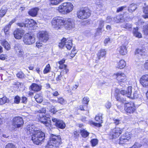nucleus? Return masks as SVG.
I'll list each match as a JSON object with an SVG mask.
<instances>
[{
	"instance_id": "nucleus-54",
	"label": "nucleus",
	"mask_w": 148,
	"mask_h": 148,
	"mask_svg": "<svg viewBox=\"0 0 148 148\" xmlns=\"http://www.w3.org/2000/svg\"><path fill=\"white\" fill-rule=\"evenodd\" d=\"M99 27L102 28L104 26V21L102 20H99Z\"/></svg>"
},
{
	"instance_id": "nucleus-43",
	"label": "nucleus",
	"mask_w": 148,
	"mask_h": 148,
	"mask_svg": "<svg viewBox=\"0 0 148 148\" xmlns=\"http://www.w3.org/2000/svg\"><path fill=\"white\" fill-rule=\"evenodd\" d=\"M92 146L93 147L96 146L98 143V141L97 139H92L91 140Z\"/></svg>"
},
{
	"instance_id": "nucleus-5",
	"label": "nucleus",
	"mask_w": 148,
	"mask_h": 148,
	"mask_svg": "<svg viewBox=\"0 0 148 148\" xmlns=\"http://www.w3.org/2000/svg\"><path fill=\"white\" fill-rule=\"evenodd\" d=\"M64 20L62 17L54 18L52 21L53 27L56 29L58 30L63 27Z\"/></svg>"
},
{
	"instance_id": "nucleus-19",
	"label": "nucleus",
	"mask_w": 148,
	"mask_h": 148,
	"mask_svg": "<svg viewBox=\"0 0 148 148\" xmlns=\"http://www.w3.org/2000/svg\"><path fill=\"white\" fill-rule=\"evenodd\" d=\"M70 41H71L69 39H66L65 38H63L62 40H61V42L59 44V47L60 48L63 47L64 46L68 45Z\"/></svg>"
},
{
	"instance_id": "nucleus-42",
	"label": "nucleus",
	"mask_w": 148,
	"mask_h": 148,
	"mask_svg": "<svg viewBox=\"0 0 148 148\" xmlns=\"http://www.w3.org/2000/svg\"><path fill=\"white\" fill-rule=\"evenodd\" d=\"M95 3L98 7L101 8L103 7V5L101 0H97Z\"/></svg>"
},
{
	"instance_id": "nucleus-57",
	"label": "nucleus",
	"mask_w": 148,
	"mask_h": 148,
	"mask_svg": "<svg viewBox=\"0 0 148 148\" xmlns=\"http://www.w3.org/2000/svg\"><path fill=\"white\" fill-rule=\"evenodd\" d=\"M76 53V50L73 49L70 54V56L72 58H73L75 56Z\"/></svg>"
},
{
	"instance_id": "nucleus-12",
	"label": "nucleus",
	"mask_w": 148,
	"mask_h": 148,
	"mask_svg": "<svg viewBox=\"0 0 148 148\" xmlns=\"http://www.w3.org/2000/svg\"><path fill=\"white\" fill-rule=\"evenodd\" d=\"M52 120L54 122V124L58 127L62 129L65 127V124L62 121L53 117L52 118Z\"/></svg>"
},
{
	"instance_id": "nucleus-4",
	"label": "nucleus",
	"mask_w": 148,
	"mask_h": 148,
	"mask_svg": "<svg viewBox=\"0 0 148 148\" xmlns=\"http://www.w3.org/2000/svg\"><path fill=\"white\" fill-rule=\"evenodd\" d=\"M90 15L89 9L86 8L81 9L77 12V16L79 18L84 19L88 18Z\"/></svg>"
},
{
	"instance_id": "nucleus-35",
	"label": "nucleus",
	"mask_w": 148,
	"mask_h": 148,
	"mask_svg": "<svg viewBox=\"0 0 148 148\" xmlns=\"http://www.w3.org/2000/svg\"><path fill=\"white\" fill-rule=\"evenodd\" d=\"M15 21V19H14L10 22L9 23L8 25L5 26L4 28V32L5 33L7 32L9 29L10 28V27L11 25Z\"/></svg>"
},
{
	"instance_id": "nucleus-46",
	"label": "nucleus",
	"mask_w": 148,
	"mask_h": 148,
	"mask_svg": "<svg viewBox=\"0 0 148 148\" xmlns=\"http://www.w3.org/2000/svg\"><path fill=\"white\" fill-rule=\"evenodd\" d=\"M57 103H60L61 104H63L65 103V101L62 97L59 98L58 99Z\"/></svg>"
},
{
	"instance_id": "nucleus-6",
	"label": "nucleus",
	"mask_w": 148,
	"mask_h": 148,
	"mask_svg": "<svg viewBox=\"0 0 148 148\" xmlns=\"http://www.w3.org/2000/svg\"><path fill=\"white\" fill-rule=\"evenodd\" d=\"M35 41V38L29 33L25 34L23 37V41L26 45H31L34 43Z\"/></svg>"
},
{
	"instance_id": "nucleus-14",
	"label": "nucleus",
	"mask_w": 148,
	"mask_h": 148,
	"mask_svg": "<svg viewBox=\"0 0 148 148\" xmlns=\"http://www.w3.org/2000/svg\"><path fill=\"white\" fill-rule=\"evenodd\" d=\"M25 33L24 31L21 29H17L14 31V35L15 38L17 39H21Z\"/></svg>"
},
{
	"instance_id": "nucleus-26",
	"label": "nucleus",
	"mask_w": 148,
	"mask_h": 148,
	"mask_svg": "<svg viewBox=\"0 0 148 148\" xmlns=\"http://www.w3.org/2000/svg\"><path fill=\"white\" fill-rule=\"evenodd\" d=\"M116 99L117 101L124 103L125 105L128 102L125 99L121 97L119 95H118L116 96Z\"/></svg>"
},
{
	"instance_id": "nucleus-40",
	"label": "nucleus",
	"mask_w": 148,
	"mask_h": 148,
	"mask_svg": "<svg viewBox=\"0 0 148 148\" xmlns=\"http://www.w3.org/2000/svg\"><path fill=\"white\" fill-rule=\"evenodd\" d=\"M7 98L6 97H3L2 98H0V104L3 105L5 104L7 102Z\"/></svg>"
},
{
	"instance_id": "nucleus-11",
	"label": "nucleus",
	"mask_w": 148,
	"mask_h": 148,
	"mask_svg": "<svg viewBox=\"0 0 148 148\" xmlns=\"http://www.w3.org/2000/svg\"><path fill=\"white\" fill-rule=\"evenodd\" d=\"M122 129L119 128H115L110 132L111 138L113 139L118 137L122 132Z\"/></svg>"
},
{
	"instance_id": "nucleus-25",
	"label": "nucleus",
	"mask_w": 148,
	"mask_h": 148,
	"mask_svg": "<svg viewBox=\"0 0 148 148\" xmlns=\"http://www.w3.org/2000/svg\"><path fill=\"white\" fill-rule=\"evenodd\" d=\"M137 8V5L134 3H132L128 7V11L130 12H132Z\"/></svg>"
},
{
	"instance_id": "nucleus-39",
	"label": "nucleus",
	"mask_w": 148,
	"mask_h": 148,
	"mask_svg": "<svg viewBox=\"0 0 148 148\" xmlns=\"http://www.w3.org/2000/svg\"><path fill=\"white\" fill-rule=\"evenodd\" d=\"M144 12L145 15H143V17L145 18H148V6L145 8Z\"/></svg>"
},
{
	"instance_id": "nucleus-59",
	"label": "nucleus",
	"mask_w": 148,
	"mask_h": 148,
	"mask_svg": "<svg viewBox=\"0 0 148 148\" xmlns=\"http://www.w3.org/2000/svg\"><path fill=\"white\" fill-rule=\"evenodd\" d=\"M91 123L93 125L97 127H100L101 126V123H96L92 121H91Z\"/></svg>"
},
{
	"instance_id": "nucleus-21",
	"label": "nucleus",
	"mask_w": 148,
	"mask_h": 148,
	"mask_svg": "<svg viewBox=\"0 0 148 148\" xmlns=\"http://www.w3.org/2000/svg\"><path fill=\"white\" fill-rule=\"evenodd\" d=\"M113 22L116 23L121 22L123 21V16L122 15H119L113 18Z\"/></svg>"
},
{
	"instance_id": "nucleus-49",
	"label": "nucleus",
	"mask_w": 148,
	"mask_h": 148,
	"mask_svg": "<svg viewBox=\"0 0 148 148\" xmlns=\"http://www.w3.org/2000/svg\"><path fill=\"white\" fill-rule=\"evenodd\" d=\"M17 76L20 78H23L24 77V74L22 72L18 73L17 75Z\"/></svg>"
},
{
	"instance_id": "nucleus-15",
	"label": "nucleus",
	"mask_w": 148,
	"mask_h": 148,
	"mask_svg": "<svg viewBox=\"0 0 148 148\" xmlns=\"http://www.w3.org/2000/svg\"><path fill=\"white\" fill-rule=\"evenodd\" d=\"M39 121L44 124L46 126H49L51 122L50 118L46 117V116H42L40 117L39 119Z\"/></svg>"
},
{
	"instance_id": "nucleus-38",
	"label": "nucleus",
	"mask_w": 148,
	"mask_h": 148,
	"mask_svg": "<svg viewBox=\"0 0 148 148\" xmlns=\"http://www.w3.org/2000/svg\"><path fill=\"white\" fill-rule=\"evenodd\" d=\"M146 50L145 49H138L136 51V53L139 54L141 56L145 55L146 54Z\"/></svg>"
},
{
	"instance_id": "nucleus-24",
	"label": "nucleus",
	"mask_w": 148,
	"mask_h": 148,
	"mask_svg": "<svg viewBox=\"0 0 148 148\" xmlns=\"http://www.w3.org/2000/svg\"><path fill=\"white\" fill-rule=\"evenodd\" d=\"M119 51L120 54L122 55H125L127 53V49L126 46L123 45L119 48Z\"/></svg>"
},
{
	"instance_id": "nucleus-33",
	"label": "nucleus",
	"mask_w": 148,
	"mask_h": 148,
	"mask_svg": "<svg viewBox=\"0 0 148 148\" xmlns=\"http://www.w3.org/2000/svg\"><path fill=\"white\" fill-rule=\"evenodd\" d=\"M102 114L101 113H99L95 116V119L96 121L100 123H102Z\"/></svg>"
},
{
	"instance_id": "nucleus-61",
	"label": "nucleus",
	"mask_w": 148,
	"mask_h": 148,
	"mask_svg": "<svg viewBox=\"0 0 148 148\" xmlns=\"http://www.w3.org/2000/svg\"><path fill=\"white\" fill-rule=\"evenodd\" d=\"M106 107L108 109H109L111 107V105L110 102H107L106 104L105 105Z\"/></svg>"
},
{
	"instance_id": "nucleus-32",
	"label": "nucleus",
	"mask_w": 148,
	"mask_h": 148,
	"mask_svg": "<svg viewBox=\"0 0 148 148\" xmlns=\"http://www.w3.org/2000/svg\"><path fill=\"white\" fill-rule=\"evenodd\" d=\"M126 66L125 61L123 60H120L118 63V67L120 69H122L124 68Z\"/></svg>"
},
{
	"instance_id": "nucleus-20",
	"label": "nucleus",
	"mask_w": 148,
	"mask_h": 148,
	"mask_svg": "<svg viewBox=\"0 0 148 148\" xmlns=\"http://www.w3.org/2000/svg\"><path fill=\"white\" fill-rule=\"evenodd\" d=\"M36 128L35 126L32 124H29L26 127V129L27 131V132L30 134H33L36 131V130H35Z\"/></svg>"
},
{
	"instance_id": "nucleus-47",
	"label": "nucleus",
	"mask_w": 148,
	"mask_h": 148,
	"mask_svg": "<svg viewBox=\"0 0 148 148\" xmlns=\"http://www.w3.org/2000/svg\"><path fill=\"white\" fill-rule=\"evenodd\" d=\"M5 148H16L15 145L12 143H8L5 146Z\"/></svg>"
},
{
	"instance_id": "nucleus-44",
	"label": "nucleus",
	"mask_w": 148,
	"mask_h": 148,
	"mask_svg": "<svg viewBox=\"0 0 148 148\" xmlns=\"http://www.w3.org/2000/svg\"><path fill=\"white\" fill-rule=\"evenodd\" d=\"M50 65L49 64H48L46 66L43 71L44 73L45 74L49 72L50 71Z\"/></svg>"
},
{
	"instance_id": "nucleus-23",
	"label": "nucleus",
	"mask_w": 148,
	"mask_h": 148,
	"mask_svg": "<svg viewBox=\"0 0 148 148\" xmlns=\"http://www.w3.org/2000/svg\"><path fill=\"white\" fill-rule=\"evenodd\" d=\"M39 10L37 8L32 9L29 11L28 14L31 16H35L37 15Z\"/></svg>"
},
{
	"instance_id": "nucleus-7",
	"label": "nucleus",
	"mask_w": 148,
	"mask_h": 148,
	"mask_svg": "<svg viewBox=\"0 0 148 148\" xmlns=\"http://www.w3.org/2000/svg\"><path fill=\"white\" fill-rule=\"evenodd\" d=\"M124 110L127 114H132L135 110V107L134 103L132 102L127 103L124 105Z\"/></svg>"
},
{
	"instance_id": "nucleus-45",
	"label": "nucleus",
	"mask_w": 148,
	"mask_h": 148,
	"mask_svg": "<svg viewBox=\"0 0 148 148\" xmlns=\"http://www.w3.org/2000/svg\"><path fill=\"white\" fill-rule=\"evenodd\" d=\"M143 31L145 35H148V24L144 27Z\"/></svg>"
},
{
	"instance_id": "nucleus-34",
	"label": "nucleus",
	"mask_w": 148,
	"mask_h": 148,
	"mask_svg": "<svg viewBox=\"0 0 148 148\" xmlns=\"http://www.w3.org/2000/svg\"><path fill=\"white\" fill-rule=\"evenodd\" d=\"M1 44L7 50H8L10 49V45L7 41L3 40Z\"/></svg>"
},
{
	"instance_id": "nucleus-13",
	"label": "nucleus",
	"mask_w": 148,
	"mask_h": 148,
	"mask_svg": "<svg viewBox=\"0 0 148 148\" xmlns=\"http://www.w3.org/2000/svg\"><path fill=\"white\" fill-rule=\"evenodd\" d=\"M131 136L129 133L127 132L123 134L120 138L119 144L123 145L128 141L130 138Z\"/></svg>"
},
{
	"instance_id": "nucleus-62",
	"label": "nucleus",
	"mask_w": 148,
	"mask_h": 148,
	"mask_svg": "<svg viewBox=\"0 0 148 148\" xmlns=\"http://www.w3.org/2000/svg\"><path fill=\"white\" fill-rule=\"evenodd\" d=\"M38 112L42 113H45L46 112V109L45 108H41L38 110Z\"/></svg>"
},
{
	"instance_id": "nucleus-37",
	"label": "nucleus",
	"mask_w": 148,
	"mask_h": 148,
	"mask_svg": "<svg viewBox=\"0 0 148 148\" xmlns=\"http://www.w3.org/2000/svg\"><path fill=\"white\" fill-rule=\"evenodd\" d=\"M80 132L82 136L84 138L87 137L89 135V133L84 129L81 130Z\"/></svg>"
},
{
	"instance_id": "nucleus-29",
	"label": "nucleus",
	"mask_w": 148,
	"mask_h": 148,
	"mask_svg": "<svg viewBox=\"0 0 148 148\" xmlns=\"http://www.w3.org/2000/svg\"><path fill=\"white\" fill-rule=\"evenodd\" d=\"M34 97L38 103H40L43 101L42 97L40 93L36 94L34 96Z\"/></svg>"
},
{
	"instance_id": "nucleus-51",
	"label": "nucleus",
	"mask_w": 148,
	"mask_h": 148,
	"mask_svg": "<svg viewBox=\"0 0 148 148\" xmlns=\"http://www.w3.org/2000/svg\"><path fill=\"white\" fill-rule=\"evenodd\" d=\"M126 8V6L125 5L122 6L120 7H119L117 8L116 12H119L122 11L124 8Z\"/></svg>"
},
{
	"instance_id": "nucleus-28",
	"label": "nucleus",
	"mask_w": 148,
	"mask_h": 148,
	"mask_svg": "<svg viewBox=\"0 0 148 148\" xmlns=\"http://www.w3.org/2000/svg\"><path fill=\"white\" fill-rule=\"evenodd\" d=\"M106 53V51L105 50L103 49L100 50L97 54V57L98 59H100L101 58L105 56Z\"/></svg>"
},
{
	"instance_id": "nucleus-36",
	"label": "nucleus",
	"mask_w": 148,
	"mask_h": 148,
	"mask_svg": "<svg viewBox=\"0 0 148 148\" xmlns=\"http://www.w3.org/2000/svg\"><path fill=\"white\" fill-rule=\"evenodd\" d=\"M7 10L6 7H3L0 10V17H3L5 15Z\"/></svg>"
},
{
	"instance_id": "nucleus-56",
	"label": "nucleus",
	"mask_w": 148,
	"mask_h": 148,
	"mask_svg": "<svg viewBox=\"0 0 148 148\" xmlns=\"http://www.w3.org/2000/svg\"><path fill=\"white\" fill-rule=\"evenodd\" d=\"M113 18H111L110 16H108L106 19V21L107 23H110L111 22H113Z\"/></svg>"
},
{
	"instance_id": "nucleus-30",
	"label": "nucleus",
	"mask_w": 148,
	"mask_h": 148,
	"mask_svg": "<svg viewBox=\"0 0 148 148\" xmlns=\"http://www.w3.org/2000/svg\"><path fill=\"white\" fill-rule=\"evenodd\" d=\"M27 22V23H26L25 26L26 27H31L33 26L35 23V22L33 20H30L29 19H27L26 21Z\"/></svg>"
},
{
	"instance_id": "nucleus-48",
	"label": "nucleus",
	"mask_w": 148,
	"mask_h": 148,
	"mask_svg": "<svg viewBox=\"0 0 148 148\" xmlns=\"http://www.w3.org/2000/svg\"><path fill=\"white\" fill-rule=\"evenodd\" d=\"M89 101V98L87 97H85L83 99L82 101L83 104H87Z\"/></svg>"
},
{
	"instance_id": "nucleus-2",
	"label": "nucleus",
	"mask_w": 148,
	"mask_h": 148,
	"mask_svg": "<svg viewBox=\"0 0 148 148\" xmlns=\"http://www.w3.org/2000/svg\"><path fill=\"white\" fill-rule=\"evenodd\" d=\"M45 138V134L40 130H37L32 135V140L34 143L39 145L44 139Z\"/></svg>"
},
{
	"instance_id": "nucleus-10",
	"label": "nucleus",
	"mask_w": 148,
	"mask_h": 148,
	"mask_svg": "<svg viewBox=\"0 0 148 148\" xmlns=\"http://www.w3.org/2000/svg\"><path fill=\"white\" fill-rule=\"evenodd\" d=\"M64 26L66 29H70L74 27V20L72 18H69L64 20Z\"/></svg>"
},
{
	"instance_id": "nucleus-27",
	"label": "nucleus",
	"mask_w": 148,
	"mask_h": 148,
	"mask_svg": "<svg viewBox=\"0 0 148 148\" xmlns=\"http://www.w3.org/2000/svg\"><path fill=\"white\" fill-rule=\"evenodd\" d=\"M137 27L134 28L133 31V34L134 36L136 37L140 38L142 37L141 34L138 32Z\"/></svg>"
},
{
	"instance_id": "nucleus-3",
	"label": "nucleus",
	"mask_w": 148,
	"mask_h": 148,
	"mask_svg": "<svg viewBox=\"0 0 148 148\" xmlns=\"http://www.w3.org/2000/svg\"><path fill=\"white\" fill-rule=\"evenodd\" d=\"M73 8V6L71 3H64L59 6L58 10L62 14H67L71 11Z\"/></svg>"
},
{
	"instance_id": "nucleus-22",
	"label": "nucleus",
	"mask_w": 148,
	"mask_h": 148,
	"mask_svg": "<svg viewBox=\"0 0 148 148\" xmlns=\"http://www.w3.org/2000/svg\"><path fill=\"white\" fill-rule=\"evenodd\" d=\"M30 88L33 91L36 92L39 91L41 89V86L34 83L32 84Z\"/></svg>"
},
{
	"instance_id": "nucleus-41",
	"label": "nucleus",
	"mask_w": 148,
	"mask_h": 148,
	"mask_svg": "<svg viewBox=\"0 0 148 148\" xmlns=\"http://www.w3.org/2000/svg\"><path fill=\"white\" fill-rule=\"evenodd\" d=\"M142 146V145L141 144L138 143L136 142L134 145L132 146V147L129 148H140Z\"/></svg>"
},
{
	"instance_id": "nucleus-50",
	"label": "nucleus",
	"mask_w": 148,
	"mask_h": 148,
	"mask_svg": "<svg viewBox=\"0 0 148 148\" xmlns=\"http://www.w3.org/2000/svg\"><path fill=\"white\" fill-rule=\"evenodd\" d=\"M20 97L18 96H16L14 98V102L16 103H18L20 101Z\"/></svg>"
},
{
	"instance_id": "nucleus-1",
	"label": "nucleus",
	"mask_w": 148,
	"mask_h": 148,
	"mask_svg": "<svg viewBox=\"0 0 148 148\" xmlns=\"http://www.w3.org/2000/svg\"><path fill=\"white\" fill-rule=\"evenodd\" d=\"M61 143V139L60 136L52 134L45 148H58Z\"/></svg>"
},
{
	"instance_id": "nucleus-58",
	"label": "nucleus",
	"mask_w": 148,
	"mask_h": 148,
	"mask_svg": "<svg viewBox=\"0 0 148 148\" xmlns=\"http://www.w3.org/2000/svg\"><path fill=\"white\" fill-rule=\"evenodd\" d=\"M113 122L116 125H117L120 123V120L118 119H113Z\"/></svg>"
},
{
	"instance_id": "nucleus-31",
	"label": "nucleus",
	"mask_w": 148,
	"mask_h": 148,
	"mask_svg": "<svg viewBox=\"0 0 148 148\" xmlns=\"http://www.w3.org/2000/svg\"><path fill=\"white\" fill-rule=\"evenodd\" d=\"M121 27L130 30L132 27V25L128 23H125L121 25Z\"/></svg>"
},
{
	"instance_id": "nucleus-16",
	"label": "nucleus",
	"mask_w": 148,
	"mask_h": 148,
	"mask_svg": "<svg viewBox=\"0 0 148 148\" xmlns=\"http://www.w3.org/2000/svg\"><path fill=\"white\" fill-rule=\"evenodd\" d=\"M140 83L144 87L148 86V75H145L141 77Z\"/></svg>"
},
{
	"instance_id": "nucleus-63",
	"label": "nucleus",
	"mask_w": 148,
	"mask_h": 148,
	"mask_svg": "<svg viewBox=\"0 0 148 148\" xmlns=\"http://www.w3.org/2000/svg\"><path fill=\"white\" fill-rule=\"evenodd\" d=\"M62 77V76L61 75V73H60V75H58V76L56 78V79L57 81H60Z\"/></svg>"
},
{
	"instance_id": "nucleus-55",
	"label": "nucleus",
	"mask_w": 148,
	"mask_h": 148,
	"mask_svg": "<svg viewBox=\"0 0 148 148\" xmlns=\"http://www.w3.org/2000/svg\"><path fill=\"white\" fill-rule=\"evenodd\" d=\"M102 29V28L100 27H99L97 29L96 32L95 33L96 36L98 35L101 33Z\"/></svg>"
},
{
	"instance_id": "nucleus-17",
	"label": "nucleus",
	"mask_w": 148,
	"mask_h": 148,
	"mask_svg": "<svg viewBox=\"0 0 148 148\" xmlns=\"http://www.w3.org/2000/svg\"><path fill=\"white\" fill-rule=\"evenodd\" d=\"M117 80L120 82H124L126 80V76L123 73H118L116 74Z\"/></svg>"
},
{
	"instance_id": "nucleus-53",
	"label": "nucleus",
	"mask_w": 148,
	"mask_h": 148,
	"mask_svg": "<svg viewBox=\"0 0 148 148\" xmlns=\"http://www.w3.org/2000/svg\"><path fill=\"white\" fill-rule=\"evenodd\" d=\"M72 45L73 44L72 41H70L69 42V43L68 45L65 46V47L68 49L70 50L71 49L72 46Z\"/></svg>"
},
{
	"instance_id": "nucleus-52",
	"label": "nucleus",
	"mask_w": 148,
	"mask_h": 148,
	"mask_svg": "<svg viewBox=\"0 0 148 148\" xmlns=\"http://www.w3.org/2000/svg\"><path fill=\"white\" fill-rule=\"evenodd\" d=\"M50 3L51 4L54 5H57L59 4V2L58 0H50Z\"/></svg>"
},
{
	"instance_id": "nucleus-9",
	"label": "nucleus",
	"mask_w": 148,
	"mask_h": 148,
	"mask_svg": "<svg viewBox=\"0 0 148 148\" xmlns=\"http://www.w3.org/2000/svg\"><path fill=\"white\" fill-rule=\"evenodd\" d=\"M38 36L40 41L41 42H45L49 39L48 34L46 32H40L38 34Z\"/></svg>"
},
{
	"instance_id": "nucleus-64",
	"label": "nucleus",
	"mask_w": 148,
	"mask_h": 148,
	"mask_svg": "<svg viewBox=\"0 0 148 148\" xmlns=\"http://www.w3.org/2000/svg\"><path fill=\"white\" fill-rule=\"evenodd\" d=\"M13 84L18 87H19L21 85L20 83L18 82H14Z\"/></svg>"
},
{
	"instance_id": "nucleus-18",
	"label": "nucleus",
	"mask_w": 148,
	"mask_h": 148,
	"mask_svg": "<svg viewBox=\"0 0 148 148\" xmlns=\"http://www.w3.org/2000/svg\"><path fill=\"white\" fill-rule=\"evenodd\" d=\"M132 87L129 86L127 88V91L125 90H122L120 91L121 93L123 95H125L128 97H130L132 95Z\"/></svg>"
},
{
	"instance_id": "nucleus-8",
	"label": "nucleus",
	"mask_w": 148,
	"mask_h": 148,
	"mask_svg": "<svg viewBox=\"0 0 148 148\" xmlns=\"http://www.w3.org/2000/svg\"><path fill=\"white\" fill-rule=\"evenodd\" d=\"M12 123L15 127L19 128L23 125L24 122L21 117L16 116L13 118Z\"/></svg>"
},
{
	"instance_id": "nucleus-60",
	"label": "nucleus",
	"mask_w": 148,
	"mask_h": 148,
	"mask_svg": "<svg viewBox=\"0 0 148 148\" xmlns=\"http://www.w3.org/2000/svg\"><path fill=\"white\" fill-rule=\"evenodd\" d=\"M17 25L20 27H26L25 26L26 23L25 24L23 23H17Z\"/></svg>"
}]
</instances>
